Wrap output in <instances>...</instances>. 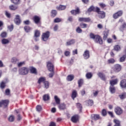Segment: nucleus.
<instances>
[{"label": "nucleus", "mask_w": 126, "mask_h": 126, "mask_svg": "<svg viewBox=\"0 0 126 126\" xmlns=\"http://www.w3.org/2000/svg\"><path fill=\"white\" fill-rule=\"evenodd\" d=\"M29 72V68L26 67H23L19 69V73L21 75H26Z\"/></svg>", "instance_id": "obj_1"}, {"label": "nucleus", "mask_w": 126, "mask_h": 126, "mask_svg": "<svg viewBox=\"0 0 126 126\" xmlns=\"http://www.w3.org/2000/svg\"><path fill=\"white\" fill-rule=\"evenodd\" d=\"M96 12L98 13L99 18H105L106 16V13L104 11H100L99 8L98 7H96Z\"/></svg>", "instance_id": "obj_2"}, {"label": "nucleus", "mask_w": 126, "mask_h": 126, "mask_svg": "<svg viewBox=\"0 0 126 126\" xmlns=\"http://www.w3.org/2000/svg\"><path fill=\"white\" fill-rule=\"evenodd\" d=\"M49 37H50V32L47 31L42 34V38L43 41L46 42V41H48V39H49Z\"/></svg>", "instance_id": "obj_3"}, {"label": "nucleus", "mask_w": 126, "mask_h": 126, "mask_svg": "<svg viewBox=\"0 0 126 126\" xmlns=\"http://www.w3.org/2000/svg\"><path fill=\"white\" fill-rule=\"evenodd\" d=\"M124 13V12H123L122 10H120L116 13H114L113 15V17L114 19H117V18H119V17H120V16H122Z\"/></svg>", "instance_id": "obj_4"}, {"label": "nucleus", "mask_w": 126, "mask_h": 126, "mask_svg": "<svg viewBox=\"0 0 126 126\" xmlns=\"http://www.w3.org/2000/svg\"><path fill=\"white\" fill-rule=\"evenodd\" d=\"M94 42L97 44H99V45H103V39L101 36L98 35H96V38L94 40Z\"/></svg>", "instance_id": "obj_5"}, {"label": "nucleus", "mask_w": 126, "mask_h": 126, "mask_svg": "<svg viewBox=\"0 0 126 126\" xmlns=\"http://www.w3.org/2000/svg\"><path fill=\"white\" fill-rule=\"evenodd\" d=\"M47 68L49 71L53 72L54 71V64L50 62L47 63Z\"/></svg>", "instance_id": "obj_6"}, {"label": "nucleus", "mask_w": 126, "mask_h": 126, "mask_svg": "<svg viewBox=\"0 0 126 126\" xmlns=\"http://www.w3.org/2000/svg\"><path fill=\"white\" fill-rule=\"evenodd\" d=\"M121 69L122 66H121V65L119 64H116L114 65V70L116 72H119V71H121Z\"/></svg>", "instance_id": "obj_7"}, {"label": "nucleus", "mask_w": 126, "mask_h": 126, "mask_svg": "<svg viewBox=\"0 0 126 126\" xmlns=\"http://www.w3.org/2000/svg\"><path fill=\"white\" fill-rule=\"evenodd\" d=\"M83 56L85 60H87L88 59H89V58H90V53L89 52V51H85L84 53Z\"/></svg>", "instance_id": "obj_8"}, {"label": "nucleus", "mask_w": 126, "mask_h": 126, "mask_svg": "<svg viewBox=\"0 0 126 126\" xmlns=\"http://www.w3.org/2000/svg\"><path fill=\"white\" fill-rule=\"evenodd\" d=\"M79 21H80L81 22H90L91 19L90 18H79Z\"/></svg>", "instance_id": "obj_9"}, {"label": "nucleus", "mask_w": 126, "mask_h": 126, "mask_svg": "<svg viewBox=\"0 0 126 126\" xmlns=\"http://www.w3.org/2000/svg\"><path fill=\"white\" fill-rule=\"evenodd\" d=\"M14 22L17 25H19V24H20V16L19 15H16V18L14 19Z\"/></svg>", "instance_id": "obj_10"}, {"label": "nucleus", "mask_w": 126, "mask_h": 126, "mask_svg": "<svg viewBox=\"0 0 126 126\" xmlns=\"http://www.w3.org/2000/svg\"><path fill=\"white\" fill-rule=\"evenodd\" d=\"M115 112L117 115L123 114V110L119 107H117L115 108Z\"/></svg>", "instance_id": "obj_11"}, {"label": "nucleus", "mask_w": 126, "mask_h": 126, "mask_svg": "<svg viewBox=\"0 0 126 126\" xmlns=\"http://www.w3.org/2000/svg\"><path fill=\"white\" fill-rule=\"evenodd\" d=\"M58 108L59 110L63 111V110H65L66 109V106L64 103H60L58 105Z\"/></svg>", "instance_id": "obj_12"}, {"label": "nucleus", "mask_w": 126, "mask_h": 126, "mask_svg": "<svg viewBox=\"0 0 126 126\" xmlns=\"http://www.w3.org/2000/svg\"><path fill=\"white\" fill-rule=\"evenodd\" d=\"M97 75L101 80H103V81H106V76L103 73L99 72L97 73Z\"/></svg>", "instance_id": "obj_13"}, {"label": "nucleus", "mask_w": 126, "mask_h": 126, "mask_svg": "<svg viewBox=\"0 0 126 126\" xmlns=\"http://www.w3.org/2000/svg\"><path fill=\"white\" fill-rule=\"evenodd\" d=\"M109 31H105L103 32V40H107V38H108V36H109Z\"/></svg>", "instance_id": "obj_14"}, {"label": "nucleus", "mask_w": 126, "mask_h": 126, "mask_svg": "<svg viewBox=\"0 0 126 126\" xmlns=\"http://www.w3.org/2000/svg\"><path fill=\"white\" fill-rule=\"evenodd\" d=\"M54 100L57 105H60L61 104V99H60V97L57 95L54 96Z\"/></svg>", "instance_id": "obj_15"}, {"label": "nucleus", "mask_w": 126, "mask_h": 126, "mask_svg": "<svg viewBox=\"0 0 126 126\" xmlns=\"http://www.w3.org/2000/svg\"><path fill=\"white\" fill-rule=\"evenodd\" d=\"M92 120L94 121H97L100 119V116L98 114H93L91 117Z\"/></svg>", "instance_id": "obj_16"}, {"label": "nucleus", "mask_w": 126, "mask_h": 126, "mask_svg": "<svg viewBox=\"0 0 126 126\" xmlns=\"http://www.w3.org/2000/svg\"><path fill=\"white\" fill-rule=\"evenodd\" d=\"M5 87H6V82L3 81H1L0 83V88L3 90L4 88H5Z\"/></svg>", "instance_id": "obj_17"}, {"label": "nucleus", "mask_w": 126, "mask_h": 126, "mask_svg": "<svg viewBox=\"0 0 126 126\" xmlns=\"http://www.w3.org/2000/svg\"><path fill=\"white\" fill-rule=\"evenodd\" d=\"M120 86L121 87H122V88H126V80L124 79V80H122L121 82H120Z\"/></svg>", "instance_id": "obj_18"}, {"label": "nucleus", "mask_w": 126, "mask_h": 126, "mask_svg": "<svg viewBox=\"0 0 126 126\" xmlns=\"http://www.w3.org/2000/svg\"><path fill=\"white\" fill-rule=\"evenodd\" d=\"M71 121L74 123H77L78 122V115H75L72 117Z\"/></svg>", "instance_id": "obj_19"}, {"label": "nucleus", "mask_w": 126, "mask_h": 126, "mask_svg": "<svg viewBox=\"0 0 126 126\" xmlns=\"http://www.w3.org/2000/svg\"><path fill=\"white\" fill-rule=\"evenodd\" d=\"M40 17L37 16H35L33 17V21L35 24H38L40 23Z\"/></svg>", "instance_id": "obj_20"}, {"label": "nucleus", "mask_w": 126, "mask_h": 126, "mask_svg": "<svg viewBox=\"0 0 126 126\" xmlns=\"http://www.w3.org/2000/svg\"><path fill=\"white\" fill-rule=\"evenodd\" d=\"M75 43V39H71L66 42V46H70Z\"/></svg>", "instance_id": "obj_21"}, {"label": "nucleus", "mask_w": 126, "mask_h": 126, "mask_svg": "<svg viewBox=\"0 0 126 126\" xmlns=\"http://www.w3.org/2000/svg\"><path fill=\"white\" fill-rule=\"evenodd\" d=\"M1 101L2 106H4L5 107H7L8 104H9V101L8 100H3Z\"/></svg>", "instance_id": "obj_22"}, {"label": "nucleus", "mask_w": 126, "mask_h": 126, "mask_svg": "<svg viewBox=\"0 0 126 126\" xmlns=\"http://www.w3.org/2000/svg\"><path fill=\"white\" fill-rule=\"evenodd\" d=\"M95 10L96 11V7H94L93 6H91L86 11V13H89L90 12H92V11H94Z\"/></svg>", "instance_id": "obj_23"}, {"label": "nucleus", "mask_w": 126, "mask_h": 126, "mask_svg": "<svg viewBox=\"0 0 126 126\" xmlns=\"http://www.w3.org/2000/svg\"><path fill=\"white\" fill-rule=\"evenodd\" d=\"M43 100L45 102H46V101H49V100H50V95L49 94H44L43 96Z\"/></svg>", "instance_id": "obj_24"}, {"label": "nucleus", "mask_w": 126, "mask_h": 126, "mask_svg": "<svg viewBox=\"0 0 126 126\" xmlns=\"http://www.w3.org/2000/svg\"><path fill=\"white\" fill-rule=\"evenodd\" d=\"M71 13L73 15H76V14H79V8H77L76 10H72L71 11Z\"/></svg>", "instance_id": "obj_25"}, {"label": "nucleus", "mask_w": 126, "mask_h": 126, "mask_svg": "<svg viewBox=\"0 0 126 126\" xmlns=\"http://www.w3.org/2000/svg\"><path fill=\"white\" fill-rule=\"evenodd\" d=\"M65 8H66V6L63 5H60L57 7V9L58 10H64Z\"/></svg>", "instance_id": "obj_26"}, {"label": "nucleus", "mask_w": 126, "mask_h": 126, "mask_svg": "<svg viewBox=\"0 0 126 126\" xmlns=\"http://www.w3.org/2000/svg\"><path fill=\"white\" fill-rule=\"evenodd\" d=\"M119 97L121 99V100H124V99H126V93L124 92L122 93L119 95Z\"/></svg>", "instance_id": "obj_27"}, {"label": "nucleus", "mask_w": 126, "mask_h": 126, "mask_svg": "<svg viewBox=\"0 0 126 126\" xmlns=\"http://www.w3.org/2000/svg\"><path fill=\"white\" fill-rule=\"evenodd\" d=\"M114 123L115 124L114 126H121V121L117 119L114 120Z\"/></svg>", "instance_id": "obj_28"}, {"label": "nucleus", "mask_w": 126, "mask_h": 126, "mask_svg": "<svg viewBox=\"0 0 126 126\" xmlns=\"http://www.w3.org/2000/svg\"><path fill=\"white\" fill-rule=\"evenodd\" d=\"M126 23H124L122 26L120 27L119 30L120 31H122V32H124V31H125V30H126Z\"/></svg>", "instance_id": "obj_29"}, {"label": "nucleus", "mask_w": 126, "mask_h": 126, "mask_svg": "<svg viewBox=\"0 0 126 126\" xmlns=\"http://www.w3.org/2000/svg\"><path fill=\"white\" fill-rule=\"evenodd\" d=\"M87 106H93L94 102L93 100L89 99L86 101Z\"/></svg>", "instance_id": "obj_30"}, {"label": "nucleus", "mask_w": 126, "mask_h": 126, "mask_svg": "<svg viewBox=\"0 0 126 126\" xmlns=\"http://www.w3.org/2000/svg\"><path fill=\"white\" fill-rule=\"evenodd\" d=\"M74 79V76L73 75H69L67 76L66 80L67 81H72Z\"/></svg>", "instance_id": "obj_31"}, {"label": "nucleus", "mask_w": 126, "mask_h": 126, "mask_svg": "<svg viewBox=\"0 0 126 126\" xmlns=\"http://www.w3.org/2000/svg\"><path fill=\"white\" fill-rule=\"evenodd\" d=\"M110 83L111 86H114V85H116V84L118 83V79L110 81Z\"/></svg>", "instance_id": "obj_32"}, {"label": "nucleus", "mask_w": 126, "mask_h": 126, "mask_svg": "<svg viewBox=\"0 0 126 126\" xmlns=\"http://www.w3.org/2000/svg\"><path fill=\"white\" fill-rule=\"evenodd\" d=\"M30 71L31 73H33L34 74H37V70L36 68L34 67H30Z\"/></svg>", "instance_id": "obj_33"}, {"label": "nucleus", "mask_w": 126, "mask_h": 126, "mask_svg": "<svg viewBox=\"0 0 126 126\" xmlns=\"http://www.w3.org/2000/svg\"><path fill=\"white\" fill-rule=\"evenodd\" d=\"M1 43L2 45H7V44L9 43V40L6 38H3L1 40Z\"/></svg>", "instance_id": "obj_34"}, {"label": "nucleus", "mask_w": 126, "mask_h": 126, "mask_svg": "<svg viewBox=\"0 0 126 126\" xmlns=\"http://www.w3.org/2000/svg\"><path fill=\"white\" fill-rule=\"evenodd\" d=\"M109 90L111 92V93H112V94L115 93V92H116V88H115V87H114V86H110V88H109Z\"/></svg>", "instance_id": "obj_35"}, {"label": "nucleus", "mask_w": 126, "mask_h": 126, "mask_svg": "<svg viewBox=\"0 0 126 126\" xmlns=\"http://www.w3.org/2000/svg\"><path fill=\"white\" fill-rule=\"evenodd\" d=\"M77 96V92L76 91L74 90L72 93V98L73 100H74L75 98H76Z\"/></svg>", "instance_id": "obj_36"}, {"label": "nucleus", "mask_w": 126, "mask_h": 126, "mask_svg": "<svg viewBox=\"0 0 126 126\" xmlns=\"http://www.w3.org/2000/svg\"><path fill=\"white\" fill-rule=\"evenodd\" d=\"M17 62H18V59H17L16 57H13L11 59V62L12 63H14V64H15Z\"/></svg>", "instance_id": "obj_37"}, {"label": "nucleus", "mask_w": 126, "mask_h": 126, "mask_svg": "<svg viewBox=\"0 0 126 126\" xmlns=\"http://www.w3.org/2000/svg\"><path fill=\"white\" fill-rule=\"evenodd\" d=\"M46 82V78L45 77H41L38 79V83L39 84L42 83V82H43V83Z\"/></svg>", "instance_id": "obj_38"}, {"label": "nucleus", "mask_w": 126, "mask_h": 126, "mask_svg": "<svg viewBox=\"0 0 126 126\" xmlns=\"http://www.w3.org/2000/svg\"><path fill=\"white\" fill-rule=\"evenodd\" d=\"M9 7L10 10H16V9L18 8V7H17V6H14L13 5H10Z\"/></svg>", "instance_id": "obj_39"}, {"label": "nucleus", "mask_w": 126, "mask_h": 126, "mask_svg": "<svg viewBox=\"0 0 126 126\" xmlns=\"http://www.w3.org/2000/svg\"><path fill=\"white\" fill-rule=\"evenodd\" d=\"M114 50L117 52H119V51H121V46L119 45H115L114 47Z\"/></svg>", "instance_id": "obj_40"}, {"label": "nucleus", "mask_w": 126, "mask_h": 126, "mask_svg": "<svg viewBox=\"0 0 126 126\" xmlns=\"http://www.w3.org/2000/svg\"><path fill=\"white\" fill-rule=\"evenodd\" d=\"M40 31L38 30H35L34 32V37H40Z\"/></svg>", "instance_id": "obj_41"}, {"label": "nucleus", "mask_w": 126, "mask_h": 126, "mask_svg": "<svg viewBox=\"0 0 126 126\" xmlns=\"http://www.w3.org/2000/svg\"><path fill=\"white\" fill-rule=\"evenodd\" d=\"M78 84L79 87H81L82 86V85L83 84V79H80L78 81Z\"/></svg>", "instance_id": "obj_42"}, {"label": "nucleus", "mask_w": 126, "mask_h": 126, "mask_svg": "<svg viewBox=\"0 0 126 126\" xmlns=\"http://www.w3.org/2000/svg\"><path fill=\"white\" fill-rule=\"evenodd\" d=\"M11 1L14 4H19L20 3V0H11Z\"/></svg>", "instance_id": "obj_43"}, {"label": "nucleus", "mask_w": 126, "mask_h": 126, "mask_svg": "<svg viewBox=\"0 0 126 126\" xmlns=\"http://www.w3.org/2000/svg\"><path fill=\"white\" fill-rule=\"evenodd\" d=\"M116 62V61H115V59H113V58H111L110 59H109L107 61V63H108L111 64V63H114Z\"/></svg>", "instance_id": "obj_44"}, {"label": "nucleus", "mask_w": 126, "mask_h": 126, "mask_svg": "<svg viewBox=\"0 0 126 126\" xmlns=\"http://www.w3.org/2000/svg\"><path fill=\"white\" fill-rule=\"evenodd\" d=\"M92 73L89 72V73H87L86 75V77H87V78L88 79H90L91 78H92Z\"/></svg>", "instance_id": "obj_45"}, {"label": "nucleus", "mask_w": 126, "mask_h": 126, "mask_svg": "<svg viewBox=\"0 0 126 126\" xmlns=\"http://www.w3.org/2000/svg\"><path fill=\"white\" fill-rule=\"evenodd\" d=\"M14 116L11 115L8 118V121L9 122H10L11 123H12V122H14Z\"/></svg>", "instance_id": "obj_46"}, {"label": "nucleus", "mask_w": 126, "mask_h": 126, "mask_svg": "<svg viewBox=\"0 0 126 126\" xmlns=\"http://www.w3.org/2000/svg\"><path fill=\"white\" fill-rule=\"evenodd\" d=\"M5 15L7 18H10L11 17V14L7 11H5Z\"/></svg>", "instance_id": "obj_47"}, {"label": "nucleus", "mask_w": 126, "mask_h": 126, "mask_svg": "<svg viewBox=\"0 0 126 126\" xmlns=\"http://www.w3.org/2000/svg\"><path fill=\"white\" fill-rule=\"evenodd\" d=\"M57 11L55 10H52L51 11V16L52 17H55L57 15Z\"/></svg>", "instance_id": "obj_48"}, {"label": "nucleus", "mask_w": 126, "mask_h": 126, "mask_svg": "<svg viewBox=\"0 0 126 126\" xmlns=\"http://www.w3.org/2000/svg\"><path fill=\"white\" fill-rule=\"evenodd\" d=\"M24 30L26 31V32H27V33H28V32H30V31H31V28L28 26L25 27Z\"/></svg>", "instance_id": "obj_49"}, {"label": "nucleus", "mask_w": 126, "mask_h": 126, "mask_svg": "<svg viewBox=\"0 0 126 126\" xmlns=\"http://www.w3.org/2000/svg\"><path fill=\"white\" fill-rule=\"evenodd\" d=\"M90 37L91 39H93V40H95L96 39V35H94V34L91 33L90 34Z\"/></svg>", "instance_id": "obj_50"}, {"label": "nucleus", "mask_w": 126, "mask_h": 126, "mask_svg": "<svg viewBox=\"0 0 126 126\" xmlns=\"http://www.w3.org/2000/svg\"><path fill=\"white\" fill-rule=\"evenodd\" d=\"M7 36V33L6 32H3L1 33L0 36L1 38H5Z\"/></svg>", "instance_id": "obj_51"}, {"label": "nucleus", "mask_w": 126, "mask_h": 126, "mask_svg": "<svg viewBox=\"0 0 126 126\" xmlns=\"http://www.w3.org/2000/svg\"><path fill=\"white\" fill-rule=\"evenodd\" d=\"M62 21V19L60 18H56V19H54V22L55 23H59V22H61Z\"/></svg>", "instance_id": "obj_52"}, {"label": "nucleus", "mask_w": 126, "mask_h": 126, "mask_svg": "<svg viewBox=\"0 0 126 126\" xmlns=\"http://www.w3.org/2000/svg\"><path fill=\"white\" fill-rule=\"evenodd\" d=\"M14 27L13 26V25H10V26H8L7 27V28H8V30H9V31H10V32H11V31H12V30H13Z\"/></svg>", "instance_id": "obj_53"}, {"label": "nucleus", "mask_w": 126, "mask_h": 126, "mask_svg": "<svg viewBox=\"0 0 126 126\" xmlns=\"http://www.w3.org/2000/svg\"><path fill=\"white\" fill-rule=\"evenodd\" d=\"M76 106L77 108L80 109V111H81V110H82V105H81V104H80V103H78L76 104Z\"/></svg>", "instance_id": "obj_54"}, {"label": "nucleus", "mask_w": 126, "mask_h": 126, "mask_svg": "<svg viewBox=\"0 0 126 126\" xmlns=\"http://www.w3.org/2000/svg\"><path fill=\"white\" fill-rule=\"evenodd\" d=\"M44 84L45 88H46V89H48V88H49V82L45 81L44 82Z\"/></svg>", "instance_id": "obj_55"}, {"label": "nucleus", "mask_w": 126, "mask_h": 126, "mask_svg": "<svg viewBox=\"0 0 126 126\" xmlns=\"http://www.w3.org/2000/svg\"><path fill=\"white\" fill-rule=\"evenodd\" d=\"M25 64V62H22L18 63L17 65L19 67H20L21 66H22V65H24Z\"/></svg>", "instance_id": "obj_56"}, {"label": "nucleus", "mask_w": 126, "mask_h": 126, "mask_svg": "<svg viewBox=\"0 0 126 126\" xmlns=\"http://www.w3.org/2000/svg\"><path fill=\"white\" fill-rule=\"evenodd\" d=\"M101 114H102V116H103V117H105L107 115V111H106V110L105 109L102 110Z\"/></svg>", "instance_id": "obj_57"}, {"label": "nucleus", "mask_w": 126, "mask_h": 126, "mask_svg": "<svg viewBox=\"0 0 126 126\" xmlns=\"http://www.w3.org/2000/svg\"><path fill=\"white\" fill-rule=\"evenodd\" d=\"M80 26L81 28H87V24L81 23L80 24Z\"/></svg>", "instance_id": "obj_58"}, {"label": "nucleus", "mask_w": 126, "mask_h": 126, "mask_svg": "<svg viewBox=\"0 0 126 126\" xmlns=\"http://www.w3.org/2000/svg\"><path fill=\"white\" fill-rule=\"evenodd\" d=\"M126 55L123 56L122 57L120 58V62L121 63H123V62H125V61L126 60Z\"/></svg>", "instance_id": "obj_59"}, {"label": "nucleus", "mask_w": 126, "mask_h": 126, "mask_svg": "<svg viewBox=\"0 0 126 126\" xmlns=\"http://www.w3.org/2000/svg\"><path fill=\"white\" fill-rule=\"evenodd\" d=\"M36 111H37V112H40V111H42V107L40 105H37L36 106Z\"/></svg>", "instance_id": "obj_60"}, {"label": "nucleus", "mask_w": 126, "mask_h": 126, "mask_svg": "<svg viewBox=\"0 0 126 126\" xmlns=\"http://www.w3.org/2000/svg\"><path fill=\"white\" fill-rule=\"evenodd\" d=\"M77 33H82V30L80 29V28L78 27L76 30Z\"/></svg>", "instance_id": "obj_61"}, {"label": "nucleus", "mask_w": 126, "mask_h": 126, "mask_svg": "<svg viewBox=\"0 0 126 126\" xmlns=\"http://www.w3.org/2000/svg\"><path fill=\"white\" fill-rule=\"evenodd\" d=\"M5 95H9L10 94V90L9 89H6L5 91Z\"/></svg>", "instance_id": "obj_62"}, {"label": "nucleus", "mask_w": 126, "mask_h": 126, "mask_svg": "<svg viewBox=\"0 0 126 126\" xmlns=\"http://www.w3.org/2000/svg\"><path fill=\"white\" fill-rule=\"evenodd\" d=\"M99 5L101 7V8H104V7H106V4L103 3H100L99 4Z\"/></svg>", "instance_id": "obj_63"}, {"label": "nucleus", "mask_w": 126, "mask_h": 126, "mask_svg": "<svg viewBox=\"0 0 126 126\" xmlns=\"http://www.w3.org/2000/svg\"><path fill=\"white\" fill-rule=\"evenodd\" d=\"M93 94L94 97L98 95V91H94Z\"/></svg>", "instance_id": "obj_64"}]
</instances>
